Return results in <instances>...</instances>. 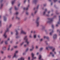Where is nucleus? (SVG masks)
<instances>
[{
  "mask_svg": "<svg viewBox=\"0 0 60 60\" xmlns=\"http://www.w3.org/2000/svg\"><path fill=\"white\" fill-rule=\"evenodd\" d=\"M11 55H8V58H11Z\"/></svg>",
  "mask_w": 60,
  "mask_h": 60,
  "instance_id": "7c9ffc66",
  "label": "nucleus"
},
{
  "mask_svg": "<svg viewBox=\"0 0 60 60\" xmlns=\"http://www.w3.org/2000/svg\"><path fill=\"white\" fill-rule=\"evenodd\" d=\"M29 49V48H27L26 50V52H27V51H28V50Z\"/></svg>",
  "mask_w": 60,
  "mask_h": 60,
  "instance_id": "72a5a7b5",
  "label": "nucleus"
},
{
  "mask_svg": "<svg viewBox=\"0 0 60 60\" xmlns=\"http://www.w3.org/2000/svg\"><path fill=\"white\" fill-rule=\"evenodd\" d=\"M47 9H45V11L43 13V15H45L46 12V11H47Z\"/></svg>",
  "mask_w": 60,
  "mask_h": 60,
  "instance_id": "4468645a",
  "label": "nucleus"
},
{
  "mask_svg": "<svg viewBox=\"0 0 60 60\" xmlns=\"http://www.w3.org/2000/svg\"><path fill=\"white\" fill-rule=\"evenodd\" d=\"M13 34V32H11V34L12 35Z\"/></svg>",
  "mask_w": 60,
  "mask_h": 60,
  "instance_id": "09e8293b",
  "label": "nucleus"
},
{
  "mask_svg": "<svg viewBox=\"0 0 60 60\" xmlns=\"http://www.w3.org/2000/svg\"><path fill=\"white\" fill-rule=\"evenodd\" d=\"M15 10H17L18 9V8H17V7H16L15 6Z\"/></svg>",
  "mask_w": 60,
  "mask_h": 60,
  "instance_id": "cd10ccee",
  "label": "nucleus"
},
{
  "mask_svg": "<svg viewBox=\"0 0 60 60\" xmlns=\"http://www.w3.org/2000/svg\"><path fill=\"white\" fill-rule=\"evenodd\" d=\"M37 55H39V52H37Z\"/></svg>",
  "mask_w": 60,
  "mask_h": 60,
  "instance_id": "774afa93",
  "label": "nucleus"
},
{
  "mask_svg": "<svg viewBox=\"0 0 60 60\" xmlns=\"http://www.w3.org/2000/svg\"><path fill=\"white\" fill-rule=\"evenodd\" d=\"M57 0H53V1L55 3V2H57Z\"/></svg>",
  "mask_w": 60,
  "mask_h": 60,
  "instance_id": "4c0bfd02",
  "label": "nucleus"
},
{
  "mask_svg": "<svg viewBox=\"0 0 60 60\" xmlns=\"http://www.w3.org/2000/svg\"><path fill=\"white\" fill-rule=\"evenodd\" d=\"M6 47H3L2 49L3 50H6Z\"/></svg>",
  "mask_w": 60,
  "mask_h": 60,
  "instance_id": "aec40b11",
  "label": "nucleus"
},
{
  "mask_svg": "<svg viewBox=\"0 0 60 60\" xmlns=\"http://www.w3.org/2000/svg\"><path fill=\"white\" fill-rule=\"evenodd\" d=\"M43 48H40V51H42V50H43Z\"/></svg>",
  "mask_w": 60,
  "mask_h": 60,
  "instance_id": "c756f323",
  "label": "nucleus"
},
{
  "mask_svg": "<svg viewBox=\"0 0 60 60\" xmlns=\"http://www.w3.org/2000/svg\"><path fill=\"white\" fill-rule=\"evenodd\" d=\"M31 15L32 17H34V13H31Z\"/></svg>",
  "mask_w": 60,
  "mask_h": 60,
  "instance_id": "412c9836",
  "label": "nucleus"
},
{
  "mask_svg": "<svg viewBox=\"0 0 60 60\" xmlns=\"http://www.w3.org/2000/svg\"><path fill=\"white\" fill-rule=\"evenodd\" d=\"M26 0H25L24 1V3H26Z\"/></svg>",
  "mask_w": 60,
  "mask_h": 60,
  "instance_id": "0e129e2a",
  "label": "nucleus"
},
{
  "mask_svg": "<svg viewBox=\"0 0 60 60\" xmlns=\"http://www.w3.org/2000/svg\"><path fill=\"white\" fill-rule=\"evenodd\" d=\"M2 22L1 21H0V25H1V22Z\"/></svg>",
  "mask_w": 60,
  "mask_h": 60,
  "instance_id": "4d7b16f0",
  "label": "nucleus"
},
{
  "mask_svg": "<svg viewBox=\"0 0 60 60\" xmlns=\"http://www.w3.org/2000/svg\"><path fill=\"white\" fill-rule=\"evenodd\" d=\"M37 11H36L34 12V14H35L36 13H37Z\"/></svg>",
  "mask_w": 60,
  "mask_h": 60,
  "instance_id": "37998d69",
  "label": "nucleus"
},
{
  "mask_svg": "<svg viewBox=\"0 0 60 60\" xmlns=\"http://www.w3.org/2000/svg\"><path fill=\"white\" fill-rule=\"evenodd\" d=\"M1 53H2V54H3V53H4V51H1Z\"/></svg>",
  "mask_w": 60,
  "mask_h": 60,
  "instance_id": "79ce46f5",
  "label": "nucleus"
},
{
  "mask_svg": "<svg viewBox=\"0 0 60 60\" xmlns=\"http://www.w3.org/2000/svg\"><path fill=\"white\" fill-rule=\"evenodd\" d=\"M52 27L53 28H54V25H52Z\"/></svg>",
  "mask_w": 60,
  "mask_h": 60,
  "instance_id": "603ef678",
  "label": "nucleus"
},
{
  "mask_svg": "<svg viewBox=\"0 0 60 60\" xmlns=\"http://www.w3.org/2000/svg\"><path fill=\"white\" fill-rule=\"evenodd\" d=\"M23 55H26V53L25 52H24L23 53Z\"/></svg>",
  "mask_w": 60,
  "mask_h": 60,
  "instance_id": "bf43d9fd",
  "label": "nucleus"
},
{
  "mask_svg": "<svg viewBox=\"0 0 60 60\" xmlns=\"http://www.w3.org/2000/svg\"><path fill=\"white\" fill-rule=\"evenodd\" d=\"M53 32H54V31H53V30H52V32H51L50 33V35H52V34H53Z\"/></svg>",
  "mask_w": 60,
  "mask_h": 60,
  "instance_id": "b1692460",
  "label": "nucleus"
},
{
  "mask_svg": "<svg viewBox=\"0 0 60 60\" xmlns=\"http://www.w3.org/2000/svg\"><path fill=\"white\" fill-rule=\"evenodd\" d=\"M15 1H16V0H14L12 1L11 3L12 5H13V4H14V3H15Z\"/></svg>",
  "mask_w": 60,
  "mask_h": 60,
  "instance_id": "a211bd4d",
  "label": "nucleus"
},
{
  "mask_svg": "<svg viewBox=\"0 0 60 60\" xmlns=\"http://www.w3.org/2000/svg\"><path fill=\"white\" fill-rule=\"evenodd\" d=\"M19 14V12H17L15 13V14H16V15H18Z\"/></svg>",
  "mask_w": 60,
  "mask_h": 60,
  "instance_id": "c03bdc74",
  "label": "nucleus"
},
{
  "mask_svg": "<svg viewBox=\"0 0 60 60\" xmlns=\"http://www.w3.org/2000/svg\"><path fill=\"white\" fill-rule=\"evenodd\" d=\"M29 7V5H28V6L26 8H23L24 10H27L28 9Z\"/></svg>",
  "mask_w": 60,
  "mask_h": 60,
  "instance_id": "9b49d317",
  "label": "nucleus"
},
{
  "mask_svg": "<svg viewBox=\"0 0 60 60\" xmlns=\"http://www.w3.org/2000/svg\"><path fill=\"white\" fill-rule=\"evenodd\" d=\"M38 38H40V35H38Z\"/></svg>",
  "mask_w": 60,
  "mask_h": 60,
  "instance_id": "69168bd1",
  "label": "nucleus"
},
{
  "mask_svg": "<svg viewBox=\"0 0 60 60\" xmlns=\"http://www.w3.org/2000/svg\"><path fill=\"white\" fill-rule=\"evenodd\" d=\"M25 60V59L24 57H21V58L18 59V60Z\"/></svg>",
  "mask_w": 60,
  "mask_h": 60,
  "instance_id": "2eb2a0df",
  "label": "nucleus"
},
{
  "mask_svg": "<svg viewBox=\"0 0 60 60\" xmlns=\"http://www.w3.org/2000/svg\"><path fill=\"white\" fill-rule=\"evenodd\" d=\"M28 59L29 60H30V57H28Z\"/></svg>",
  "mask_w": 60,
  "mask_h": 60,
  "instance_id": "de8ad7c7",
  "label": "nucleus"
},
{
  "mask_svg": "<svg viewBox=\"0 0 60 60\" xmlns=\"http://www.w3.org/2000/svg\"><path fill=\"white\" fill-rule=\"evenodd\" d=\"M45 28V26H43L42 28V29H44Z\"/></svg>",
  "mask_w": 60,
  "mask_h": 60,
  "instance_id": "3c124183",
  "label": "nucleus"
},
{
  "mask_svg": "<svg viewBox=\"0 0 60 60\" xmlns=\"http://www.w3.org/2000/svg\"><path fill=\"white\" fill-rule=\"evenodd\" d=\"M0 1L1 4V3H2V2L3 1V0H0Z\"/></svg>",
  "mask_w": 60,
  "mask_h": 60,
  "instance_id": "864d4df0",
  "label": "nucleus"
},
{
  "mask_svg": "<svg viewBox=\"0 0 60 60\" xmlns=\"http://www.w3.org/2000/svg\"><path fill=\"white\" fill-rule=\"evenodd\" d=\"M56 14H59L58 12L57 11H56Z\"/></svg>",
  "mask_w": 60,
  "mask_h": 60,
  "instance_id": "c9c22d12",
  "label": "nucleus"
},
{
  "mask_svg": "<svg viewBox=\"0 0 60 60\" xmlns=\"http://www.w3.org/2000/svg\"><path fill=\"white\" fill-rule=\"evenodd\" d=\"M26 46H27V44H25L24 45V47H26Z\"/></svg>",
  "mask_w": 60,
  "mask_h": 60,
  "instance_id": "f704fd0d",
  "label": "nucleus"
},
{
  "mask_svg": "<svg viewBox=\"0 0 60 60\" xmlns=\"http://www.w3.org/2000/svg\"><path fill=\"white\" fill-rule=\"evenodd\" d=\"M39 59L40 60V59H41V55H40L38 57Z\"/></svg>",
  "mask_w": 60,
  "mask_h": 60,
  "instance_id": "4be33fe9",
  "label": "nucleus"
},
{
  "mask_svg": "<svg viewBox=\"0 0 60 60\" xmlns=\"http://www.w3.org/2000/svg\"><path fill=\"white\" fill-rule=\"evenodd\" d=\"M48 20L47 22V23L50 24L53 21V19L52 18H49L48 19Z\"/></svg>",
  "mask_w": 60,
  "mask_h": 60,
  "instance_id": "f03ea898",
  "label": "nucleus"
},
{
  "mask_svg": "<svg viewBox=\"0 0 60 60\" xmlns=\"http://www.w3.org/2000/svg\"><path fill=\"white\" fill-rule=\"evenodd\" d=\"M55 48H54L52 50L53 52H54V53L55 54H56V52L55 51Z\"/></svg>",
  "mask_w": 60,
  "mask_h": 60,
  "instance_id": "6ab92c4d",
  "label": "nucleus"
},
{
  "mask_svg": "<svg viewBox=\"0 0 60 60\" xmlns=\"http://www.w3.org/2000/svg\"><path fill=\"white\" fill-rule=\"evenodd\" d=\"M15 32H16V34H15L17 36L16 37V39H18V38H19L20 37V36L18 35V34H19V33L17 31V30H15Z\"/></svg>",
  "mask_w": 60,
  "mask_h": 60,
  "instance_id": "39448f33",
  "label": "nucleus"
},
{
  "mask_svg": "<svg viewBox=\"0 0 60 60\" xmlns=\"http://www.w3.org/2000/svg\"><path fill=\"white\" fill-rule=\"evenodd\" d=\"M39 6L38 5V6H37V8H34V10H36V9L37 10V9H38V8H39Z\"/></svg>",
  "mask_w": 60,
  "mask_h": 60,
  "instance_id": "f3484780",
  "label": "nucleus"
},
{
  "mask_svg": "<svg viewBox=\"0 0 60 60\" xmlns=\"http://www.w3.org/2000/svg\"><path fill=\"white\" fill-rule=\"evenodd\" d=\"M18 51H15V53H14V55L13 56V58H14V57H17V56L16 55H17V54L18 53Z\"/></svg>",
  "mask_w": 60,
  "mask_h": 60,
  "instance_id": "423d86ee",
  "label": "nucleus"
},
{
  "mask_svg": "<svg viewBox=\"0 0 60 60\" xmlns=\"http://www.w3.org/2000/svg\"><path fill=\"white\" fill-rule=\"evenodd\" d=\"M36 0H34L33 1V2H34V3H35L36 2Z\"/></svg>",
  "mask_w": 60,
  "mask_h": 60,
  "instance_id": "58836bf2",
  "label": "nucleus"
},
{
  "mask_svg": "<svg viewBox=\"0 0 60 60\" xmlns=\"http://www.w3.org/2000/svg\"><path fill=\"white\" fill-rule=\"evenodd\" d=\"M13 48H12L11 49V51H12V50H13Z\"/></svg>",
  "mask_w": 60,
  "mask_h": 60,
  "instance_id": "5fc2aeb1",
  "label": "nucleus"
},
{
  "mask_svg": "<svg viewBox=\"0 0 60 60\" xmlns=\"http://www.w3.org/2000/svg\"><path fill=\"white\" fill-rule=\"evenodd\" d=\"M59 21L58 22V24H56V26H58V24H60V16H59Z\"/></svg>",
  "mask_w": 60,
  "mask_h": 60,
  "instance_id": "ddd939ff",
  "label": "nucleus"
},
{
  "mask_svg": "<svg viewBox=\"0 0 60 60\" xmlns=\"http://www.w3.org/2000/svg\"><path fill=\"white\" fill-rule=\"evenodd\" d=\"M14 48H17L18 47V46H15L14 47Z\"/></svg>",
  "mask_w": 60,
  "mask_h": 60,
  "instance_id": "a18cd8bd",
  "label": "nucleus"
},
{
  "mask_svg": "<svg viewBox=\"0 0 60 60\" xmlns=\"http://www.w3.org/2000/svg\"><path fill=\"white\" fill-rule=\"evenodd\" d=\"M45 43H46V44H47V45H48V43H47V41H45Z\"/></svg>",
  "mask_w": 60,
  "mask_h": 60,
  "instance_id": "ea45409f",
  "label": "nucleus"
},
{
  "mask_svg": "<svg viewBox=\"0 0 60 60\" xmlns=\"http://www.w3.org/2000/svg\"><path fill=\"white\" fill-rule=\"evenodd\" d=\"M40 41H43V38H41L40 39Z\"/></svg>",
  "mask_w": 60,
  "mask_h": 60,
  "instance_id": "e433bc0d",
  "label": "nucleus"
},
{
  "mask_svg": "<svg viewBox=\"0 0 60 60\" xmlns=\"http://www.w3.org/2000/svg\"><path fill=\"white\" fill-rule=\"evenodd\" d=\"M44 39H46V38L48 40L49 39V37L48 36H44Z\"/></svg>",
  "mask_w": 60,
  "mask_h": 60,
  "instance_id": "dca6fc26",
  "label": "nucleus"
},
{
  "mask_svg": "<svg viewBox=\"0 0 60 60\" xmlns=\"http://www.w3.org/2000/svg\"><path fill=\"white\" fill-rule=\"evenodd\" d=\"M3 42H4V41H2L1 42V44H2V43H3Z\"/></svg>",
  "mask_w": 60,
  "mask_h": 60,
  "instance_id": "8fccbe9b",
  "label": "nucleus"
},
{
  "mask_svg": "<svg viewBox=\"0 0 60 60\" xmlns=\"http://www.w3.org/2000/svg\"><path fill=\"white\" fill-rule=\"evenodd\" d=\"M32 49H34V45H32Z\"/></svg>",
  "mask_w": 60,
  "mask_h": 60,
  "instance_id": "a19ab883",
  "label": "nucleus"
},
{
  "mask_svg": "<svg viewBox=\"0 0 60 60\" xmlns=\"http://www.w3.org/2000/svg\"><path fill=\"white\" fill-rule=\"evenodd\" d=\"M1 57H0V60H4V59H2L1 60Z\"/></svg>",
  "mask_w": 60,
  "mask_h": 60,
  "instance_id": "e2e57ef3",
  "label": "nucleus"
},
{
  "mask_svg": "<svg viewBox=\"0 0 60 60\" xmlns=\"http://www.w3.org/2000/svg\"><path fill=\"white\" fill-rule=\"evenodd\" d=\"M24 43H25L24 42H22V43H21L20 44V45L21 46H22V45H23V44H24Z\"/></svg>",
  "mask_w": 60,
  "mask_h": 60,
  "instance_id": "c85d7f7f",
  "label": "nucleus"
},
{
  "mask_svg": "<svg viewBox=\"0 0 60 60\" xmlns=\"http://www.w3.org/2000/svg\"><path fill=\"white\" fill-rule=\"evenodd\" d=\"M10 40V38H9L8 39V40L7 41H9Z\"/></svg>",
  "mask_w": 60,
  "mask_h": 60,
  "instance_id": "680f3d73",
  "label": "nucleus"
},
{
  "mask_svg": "<svg viewBox=\"0 0 60 60\" xmlns=\"http://www.w3.org/2000/svg\"><path fill=\"white\" fill-rule=\"evenodd\" d=\"M16 19H20V18L18 17L17 16H16Z\"/></svg>",
  "mask_w": 60,
  "mask_h": 60,
  "instance_id": "bb28decb",
  "label": "nucleus"
},
{
  "mask_svg": "<svg viewBox=\"0 0 60 60\" xmlns=\"http://www.w3.org/2000/svg\"><path fill=\"white\" fill-rule=\"evenodd\" d=\"M39 17L38 18L36 21V22L37 26H38L39 25Z\"/></svg>",
  "mask_w": 60,
  "mask_h": 60,
  "instance_id": "7ed1b4c3",
  "label": "nucleus"
},
{
  "mask_svg": "<svg viewBox=\"0 0 60 60\" xmlns=\"http://www.w3.org/2000/svg\"><path fill=\"white\" fill-rule=\"evenodd\" d=\"M57 36V35H56V34H54L53 36V38L54 39H56Z\"/></svg>",
  "mask_w": 60,
  "mask_h": 60,
  "instance_id": "f8f14e48",
  "label": "nucleus"
},
{
  "mask_svg": "<svg viewBox=\"0 0 60 60\" xmlns=\"http://www.w3.org/2000/svg\"><path fill=\"white\" fill-rule=\"evenodd\" d=\"M7 30H5V33L4 35V36L5 38H6L7 37V35L6 34V32H9V28H7Z\"/></svg>",
  "mask_w": 60,
  "mask_h": 60,
  "instance_id": "20e7f679",
  "label": "nucleus"
},
{
  "mask_svg": "<svg viewBox=\"0 0 60 60\" xmlns=\"http://www.w3.org/2000/svg\"><path fill=\"white\" fill-rule=\"evenodd\" d=\"M8 41H5V44H6V45L7 44H8Z\"/></svg>",
  "mask_w": 60,
  "mask_h": 60,
  "instance_id": "5701e85b",
  "label": "nucleus"
},
{
  "mask_svg": "<svg viewBox=\"0 0 60 60\" xmlns=\"http://www.w3.org/2000/svg\"><path fill=\"white\" fill-rule=\"evenodd\" d=\"M36 49H38V46H36Z\"/></svg>",
  "mask_w": 60,
  "mask_h": 60,
  "instance_id": "052dcab7",
  "label": "nucleus"
},
{
  "mask_svg": "<svg viewBox=\"0 0 60 60\" xmlns=\"http://www.w3.org/2000/svg\"><path fill=\"white\" fill-rule=\"evenodd\" d=\"M10 47H11V45H9L8 46V50H10Z\"/></svg>",
  "mask_w": 60,
  "mask_h": 60,
  "instance_id": "a878e982",
  "label": "nucleus"
},
{
  "mask_svg": "<svg viewBox=\"0 0 60 60\" xmlns=\"http://www.w3.org/2000/svg\"><path fill=\"white\" fill-rule=\"evenodd\" d=\"M3 6V4H1V5L0 6V9H1V8Z\"/></svg>",
  "mask_w": 60,
  "mask_h": 60,
  "instance_id": "473e14b6",
  "label": "nucleus"
},
{
  "mask_svg": "<svg viewBox=\"0 0 60 60\" xmlns=\"http://www.w3.org/2000/svg\"><path fill=\"white\" fill-rule=\"evenodd\" d=\"M51 56L52 57H54L55 56L54 55V54L52 52H50V54L49 55H48V56Z\"/></svg>",
  "mask_w": 60,
  "mask_h": 60,
  "instance_id": "0eeeda50",
  "label": "nucleus"
},
{
  "mask_svg": "<svg viewBox=\"0 0 60 60\" xmlns=\"http://www.w3.org/2000/svg\"><path fill=\"white\" fill-rule=\"evenodd\" d=\"M12 8L11 7V8H10V10H12Z\"/></svg>",
  "mask_w": 60,
  "mask_h": 60,
  "instance_id": "13d9d810",
  "label": "nucleus"
},
{
  "mask_svg": "<svg viewBox=\"0 0 60 60\" xmlns=\"http://www.w3.org/2000/svg\"><path fill=\"white\" fill-rule=\"evenodd\" d=\"M20 4L19 3V4H18V7H19V6H20Z\"/></svg>",
  "mask_w": 60,
  "mask_h": 60,
  "instance_id": "6e6d98bb",
  "label": "nucleus"
},
{
  "mask_svg": "<svg viewBox=\"0 0 60 60\" xmlns=\"http://www.w3.org/2000/svg\"><path fill=\"white\" fill-rule=\"evenodd\" d=\"M34 38H36V34H35L33 35Z\"/></svg>",
  "mask_w": 60,
  "mask_h": 60,
  "instance_id": "393cba45",
  "label": "nucleus"
},
{
  "mask_svg": "<svg viewBox=\"0 0 60 60\" xmlns=\"http://www.w3.org/2000/svg\"><path fill=\"white\" fill-rule=\"evenodd\" d=\"M46 49H47V50L49 49H53V47L49 46H48V47H46Z\"/></svg>",
  "mask_w": 60,
  "mask_h": 60,
  "instance_id": "6e6552de",
  "label": "nucleus"
},
{
  "mask_svg": "<svg viewBox=\"0 0 60 60\" xmlns=\"http://www.w3.org/2000/svg\"><path fill=\"white\" fill-rule=\"evenodd\" d=\"M27 36H25L24 38V40L26 41V43H27V44L28 45L29 43V42L28 41V38H27Z\"/></svg>",
  "mask_w": 60,
  "mask_h": 60,
  "instance_id": "f257e3e1",
  "label": "nucleus"
},
{
  "mask_svg": "<svg viewBox=\"0 0 60 60\" xmlns=\"http://www.w3.org/2000/svg\"><path fill=\"white\" fill-rule=\"evenodd\" d=\"M12 26V24H11L9 25V28H10V27H11Z\"/></svg>",
  "mask_w": 60,
  "mask_h": 60,
  "instance_id": "2f4dec72",
  "label": "nucleus"
},
{
  "mask_svg": "<svg viewBox=\"0 0 60 60\" xmlns=\"http://www.w3.org/2000/svg\"><path fill=\"white\" fill-rule=\"evenodd\" d=\"M6 16H7V15H5V16H4V21H6L7 20V18H6Z\"/></svg>",
  "mask_w": 60,
  "mask_h": 60,
  "instance_id": "9d476101",
  "label": "nucleus"
},
{
  "mask_svg": "<svg viewBox=\"0 0 60 60\" xmlns=\"http://www.w3.org/2000/svg\"><path fill=\"white\" fill-rule=\"evenodd\" d=\"M26 34V32H25L23 30H22L21 33V34Z\"/></svg>",
  "mask_w": 60,
  "mask_h": 60,
  "instance_id": "1a4fd4ad",
  "label": "nucleus"
},
{
  "mask_svg": "<svg viewBox=\"0 0 60 60\" xmlns=\"http://www.w3.org/2000/svg\"><path fill=\"white\" fill-rule=\"evenodd\" d=\"M26 14L27 15H28V12H26Z\"/></svg>",
  "mask_w": 60,
  "mask_h": 60,
  "instance_id": "338daca9",
  "label": "nucleus"
},
{
  "mask_svg": "<svg viewBox=\"0 0 60 60\" xmlns=\"http://www.w3.org/2000/svg\"><path fill=\"white\" fill-rule=\"evenodd\" d=\"M30 38H32V35L30 34Z\"/></svg>",
  "mask_w": 60,
  "mask_h": 60,
  "instance_id": "49530a36",
  "label": "nucleus"
}]
</instances>
